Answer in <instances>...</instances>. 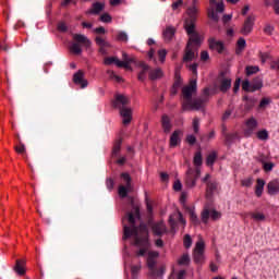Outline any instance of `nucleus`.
Masks as SVG:
<instances>
[{
	"label": "nucleus",
	"instance_id": "nucleus-1",
	"mask_svg": "<svg viewBox=\"0 0 279 279\" xmlns=\"http://www.w3.org/2000/svg\"><path fill=\"white\" fill-rule=\"evenodd\" d=\"M131 211L126 213L128 221L131 225V228L124 226L123 240L126 241V239H130V236H135L134 245L136 247H141V250L135 254L137 257H141L147 254V251L151 245L149 243V230L147 229V225L143 222L136 227V219H141V207L134 204V201L131 202Z\"/></svg>",
	"mask_w": 279,
	"mask_h": 279
},
{
	"label": "nucleus",
	"instance_id": "nucleus-2",
	"mask_svg": "<svg viewBox=\"0 0 279 279\" xmlns=\"http://www.w3.org/2000/svg\"><path fill=\"white\" fill-rule=\"evenodd\" d=\"M197 0H193V7H190L186 11L187 17L184 20L183 27L189 36V40L185 47V54L183 62H192L195 59L194 47H202V36L195 31V23H197V7L195 5Z\"/></svg>",
	"mask_w": 279,
	"mask_h": 279
},
{
	"label": "nucleus",
	"instance_id": "nucleus-3",
	"mask_svg": "<svg viewBox=\"0 0 279 279\" xmlns=\"http://www.w3.org/2000/svg\"><path fill=\"white\" fill-rule=\"evenodd\" d=\"M73 40L75 43H73L70 47V51L75 53V56H80V53H82V46L80 45H83V47H86L87 49L93 45V41H90L86 35L82 34H73Z\"/></svg>",
	"mask_w": 279,
	"mask_h": 279
},
{
	"label": "nucleus",
	"instance_id": "nucleus-4",
	"mask_svg": "<svg viewBox=\"0 0 279 279\" xmlns=\"http://www.w3.org/2000/svg\"><path fill=\"white\" fill-rule=\"evenodd\" d=\"M206 98H202V96L197 98H192L191 100L183 101L182 102V111L189 112V111H199L204 110L207 105Z\"/></svg>",
	"mask_w": 279,
	"mask_h": 279
},
{
	"label": "nucleus",
	"instance_id": "nucleus-5",
	"mask_svg": "<svg viewBox=\"0 0 279 279\" xmlns=\"http://www.w3.org/2000/svg\"><path fill=\"white\" fill-rule=\"evenodd\" d=\"M202 175V170L199 168L193 169L189 167L185 174V184L189 189H193L197 184V180Z\"/></svg>",
	"mask_w": 279,
	"mask_h": 279
},
{
	"label": "nucleus",
	"instance_id": "nucleus-6",
	"mask_svg": "<svg viewBox=\"0 0 279 279\" xmlns=\"http://www.w3.org/2000/svg\"><path fill=\"white\" fill-rule=\"evenodd\" d=\"M197 93V81L192 80L190 81L189 85L182 88V97L183 101H190L193 99V95Z\"/></svg>",
	"mask_w": 279,
	"mask_h": 279
},
{
	"label": "nucleus",
	"instance_id": "nucleus-7",
	"mask_svg": "<svg viewBox=\"0 0 279 279\" xmlns=\"http://www.w3.org/2000/svg\"><path fill=\"white\" fill-rule=\"evenodd\" d=\"M204 250H206V244L203 240L196 242L193 258L196 265H202L204 263Z\"/></svg>",
	"mask_w": 279,
	"mask_h": 279
},
{
	"label": "nucleus",
	"instance_id": "nucleus-8",
	"mask_svg": "<svg viewBox=\"0 0 279 279\" xmlns=\"http://www.w3.org/2000/svg\"><path fill=\"white\" fill-rule=\"evenodd\" d=\"M260 88H263V78L260 76H256L252 82L245 80V93H256Z\"/></svg>",
	"mask_w": 279,
	"mask_h": 279
},
{
	"label": "nucleus",
	"instance_id": "nucleus-9",
	"mask_svg": "<svg viewBox=\"0 0 279 279\" xmlns=\"http://www.w3.org/2000/svg\"><path fill=\"white\" fill-rule=\"evenodd\" d=\"M112 106L118 110H123V108H128L126 106H130V97L123 94H116Z\"/></svg>",
	"mask_w": 279,
	"mask_h": 279
},
{
	"label": "nucleus",
	"instance_id": "nucleus-10",
	"mask_svg": "<svg viewBox=\"0 0 279 279\" xmlns=\"http://www.w3.org/2000/svg\"><path fill=\"white\" fill-rule=\"evenodd\" d=\"M226 72H220L219 74V90L220 93H228L230 88H232V78L230 76H226Z\"/></svg>",
	"mask_w": 279,
	"mask_h": 279
},
{
	"label": "nucleus",
	"instance_id": "nucleus-11",
	"mask_svg": "<svg viewBox=\"0 0 279 279\" xmlns=\"http://www.w3.org/2000/svg\"><path fill=\"white\" fill-rule=\"evenodd\" d=\"M122 60L123 61H118L119 69L132 70L131 64H133V62H136L134 57H130V54H128L126 52H122Z\"/></svg>",
	"mask_w": 279,
	"mask_h": 279
},
{
	"label": "nucleus",
	"instance_id": "nucleus-12",
	"mask_svg": "<svg viewBox=\"0 0 279 279\" xmlns=\"http://www.w3.org/2000/svg\"><path fill=\"white\" fill-rule=\"evenodd\" d=\"M95 43L99 47L98 51L101 53V56H106L108 53L107 49H110L112 45L109 44L106 39H104L101 36L95 37Z\"/></svg>",
	"mask_w": 279,
	"mask_h": 279
},
{
	"label": "nucleus",
	"instance_id": "nucleus-13",
	"mask_svg": "<svg viewBox=\"0 0 279 279\" xmlns=\"http://www.w3.org/2000/svg\"><path fill=\"white\" fill-rule=\"evenodd\" d=\"M73 82L76 84V86H81V88H86V86H88V81L84 78V71L82 70L74 73Z\"/></svg>",
	"mask_w": 279,
	"mask_h": 279
},
{
	"label": "nucleus",
	"instance_id": "nucleus-14",
	"mask_svg": "<svg viewBox=\"0 0 279 279\" xmlns=\"http://www.w3.org/2000/svg\"><path fill=\"white\" fill-rule=\"evenodd\" d=\"M106 10V2H94L92 8L86 11V14H93L94 16H99L100 13Z\"/></svg>",
	"mask_w": 279,
	"mask_h": 279
},
{
	"label": "nucleus",
	"instance_id": "nucleus-15",
	"mask_svg": "<svg viewBox=\"0 0 279 279\" xmlns=\"http://www.w3.org/2000/svg\"><path fill=\"white\" fill-rule=\"evenodd\" d=\"M151 230L155 236H162V234H167V225L163 221L156 222L153 225Z\"/></svg>",
	"mask_w": 279,
	"mask_h": 279
},
{
	"label": "nucleus",
	"instance_id": "nucleus-16",
	"mask_svg": "<svg viewBox=\"0 0 279 279\" xmlns=\"http://www.w3.org/2000/svg\"><path fill=\"white\" fill-rule=\"evenodd\" d=\"M245 136H252V134L256 132V128H258V121H256L254 118H251L245 122Z\"/></svg>",
	"mask_w": 279,
	"mask_h": 279
},
{
	"label": "nucleus",
	"instance_id": "nucleus-17",
	"mask_svg": "<svg viewBox=\"0 0 279 279\" xmlns=\"http://www.w3.org/2000/svg\"><path fill=\"white\" fill-rule=\"evenodd\" d=\"M120 116L123 118V125H130V123H132V108L126 107L120 109Z\"/></svg>",
	"mask_w": 279,
	"mask_h": 279
},
{
	"label": "nucleus",
	"instance_id": "nucleus-18",
	"mask_svg": "<svg viewBox=\"0 0 279 279\" xmlns=\"http://www.w3.org/2000/svg\"><path fill=\"white\" fill-rule=\"evenodd\" d=\"M160 256V253L156 251H150L148 252V257H147V267L150 269V271H154L156 269V258Z\"/></svg>",
	"mask_w": 279,
	"mask_h": 279
},
{
	"label": "nucleus",
	"instance_id": "nucleus-19",
	"mask_svg": "<svg viewBox=\"0 0 279 279\" xmlns=\"http://www.w3.org/2000/svg\"><path fill=\"white\" fill-rule=\"evenodd\" d=\"M254 23H256V15H254V13H251L246 16L245 20V34H252L254 29Z\"/></svg>",
	"mask_w": 279,
	"mask_h": 279
},
{
	"label": "nucleus",
	"instance_id": "nucleus-20",
	"mask_svg": "<svg viewBox=\"0 0 279 279\" xmlns=\"http://www.w3.org/2000/svg\"><path fill=\"white\" fill-rule=\"evenodd\" d=\"M175 32L177 29L173 26L166 27V29L162 32L165 43H171L175 37Z\"/></svg>",
	"mask_w": 279,
	"mask_h": 279
},
{
	"label": "nucleus",
	"instance_id": "nucleus-21",
	"mask_svg": "<svg viewBox=\"0 0 279 279\" xmlns=\"http://www.w3.org/2000/svg\"><path fill=\"white\" fill-rule=\"evenodd\" d=\"M208 43H209V49H211L213 51H217L218 53L223 52V43L222 41H217L213 37V38L208 39Z\"/></svg>",
	"mask_w": 279,
	"mask_h": 279
},
{
	"label": "nucleus",
	"instance_id": "nucleus-22",
	"mask_svg": "<svg viewBox=\"0 0 279 279\" xmlns=\"http://www.w3.org/2000/svg\"><path fill=\"white\" fill-rule=\"evenodd\" d=\"M162 77H165V72H162V69H160V68L150 70L148 73V78L151 82H156V80H162Z\"/></svg>",
	"mask_w": 279,
	"mask_h": 279
},
{
	"label": "nucleus",
	"instance_id": "nucleus-23",
	"mask_svg": "<svg viewBox=\"0 0 279 279\" xmlns=\"http://www.w3.org/2000/svg\"><path fill=\"white\" fill-rule=\"evenodd\" d=\"M161 128L165 134H169L171 132V129L173 128V125L171 124V119H169V116L163 114L161 117Z\"/></svg>",
	"mask_w": 279,
	"mask_h": 279
},
{
	"label": "nucleus",
	"instance_id": "nucleus-24",
	"mask_svg": "<svg viewBox=\"0 0 279 279\" xmlns=\"http://www.w3.org/2000/svg\"><path fill=\"white\" fill-rule=\"evenodd\" d=\"M268 195H278L279 193V181L275 179L267 184Z\"/></svg>",
	"mask_w": 279,
	"mask_h": 279
},
{
	"label": "nucleus",
	"instance_id": "nucleus-25",
	"mask_svg": "<svg viewBox=\"0 0 279 279\" xmlns=\"http://www.w3.org/2000/svg\"><path fill=\"white\" fill-rule=\"evenodd\" d=\"M121 145H123V138H118L111 151V158H119V154H121Z\"/></svg>",
	"mask_w": 279,
	"mask_h": 279
},
{
	"label": "nucleus",
	"instance_id": "nucleus-26",
	"mask_svg": "<svg viewBox=\"0 0 279 279\" xmlns=\"http://www.w3.org/2000/svg\"><path fill=\"white\" fill-rule=\"evenodd\" d=\"M180 134H182V131L177 130L174 131L170 136V147H178L181 143Z\"/></svg>",
	"mask_w": 279,
	"mask_h": 279
},
{
	"label": "nucleus",
	"instance_id": "nucleus-27",
	"mask_svg": "<svg viewBox=\"0 0 279 279\" xmlns=\"http://www.w3.org/2000/svg\"><path fill=\"white\" fill-rule=\"evenodd\" d=\"M263 191H265V180L257 179L255 186V195L256 197H263Z\"/></svg>",
	"mask_w": 279,
	"mask_h": 279
},
{
	"label": "nucleus",
	"instance_id": "nucleus-28",
	"mask_svg": "<svg viewBox=\"0 0 279 279\" xmlns=\"http://www.w3.org/2000/svg\"><path fill=\"white\" fill-rule=\"evenodd\" d=\"M23 265H25V260L16 259L13 269L17 276H25V267Z\"/></svg>",
	"mask_w": 279,
	"mask_h": 279
},
{
	"label": "nucleus",
	"instance_id": "nucleus-29",
	"mask_svg": "<svg viewBox=\"0 0 279 279\" xmlns=\"http://www.w3.org/2000/svg\"><path fill=\"white\" fill-rule=\"evenodd\" d=\"M241 137H239V133L227 134L225 133V144L230 146L232 143H236Z\"/></svg>",
	"mask_w": 279,
	"mask_h": 279
},
{
	"label": "nucleus",
	"instance_id": "nucleus-30",
	"mask_svg": "<svg viewBox=\"0 0 279 279\" xmlns=\"http://www.w3.org/2000/svg\"><path fill=\"white\" fill-rule=\"evenodd\" d=\"M215 191H217V182L215 181L207 182L206 196L213 197V195L215 194Z\"/></svg>",
	"mask_w": 279,
	"mask_h": 279
},
{
	"label": "nucleus",
	"instance_id": "nucleus-31",
	"mask_svg": "<svg viewBox=\"0 0 279 279\" xmlns=\"http://www.w3.org/2000/svg\"><path fill=\"white\" fill-rule=\"evenodd\" d=\"M260 72V68L258 65H247L245 68L246 77H252V75H256V73Z\"/></svg>",
	"mask_w": 279,
	"mask_h": 279
},
{
	"label": "nucleus",
	"instance_id": "nucleus-32",
	"mask_svg": "<svg viewBox=\"0 0 279 279\" xmlns=\"http://www.w3.org/2000/svg\"><path fill=\"white\" fill-rule=\"evenodd\" d=\"M189 214H190V219L194 226H199L201 221L199 218L197 217V214H195V209L187 207Z\"/></svg>",
	"mask_w": 279,
	"mask_h": 279
},
{
	"label": "nucleus",
	"instance_id": "nucleus-33",
	"mask_svg": "<svg viewBox=\"0 0 279 279\" xmlns=\"http://www.w3.org/2000/svg\"><path fill=\"white\" fill-rule=\"evenodd\" d=\"M216 161H217V151H211L206 157V165H207V167H213V165H215Z\"/></svg>",
	"mask_w": 279,
	"mask_h": 279
},
{
	"label": "nucleus",
	"instance_id": "nucleus-34",
	"mask_svg": "<svg viewBox=\"0 0 279 279\" xmlns=\"http://www.w3.org/2000/svg\"><path fill=\"white\" fill-rule=\"evenodd\" d=\"M243 49H245V38L241 37L238 40V48L235 50L236 56H241V53L243 52Z\"/></svg>",
	"mask_w": 279,
	"mask_h": 279
},
{
	"label": "nucleus",
	"instance_id": "nucleus-35",
	"mask_svg": "<svg viewBox=\"0 0 279 279\" xmlns=\"http://www.w3.org/2000/svg\"><path fill=\"white\" fill-rule=\"evenodd\" d=\"M201 219L203 223H208V219H210V209L204 208L201 214Z\"/></svg>",
	"mask_w": 279,
	"mask_h": 279
},
{
	"label": "nucleus",
	"instance_id": "nucleus-36",
	"mask_svg": "<svg viewBox=\"0 0 279 279\" xmlns=\"http://www.w3.org/2000/svg\"><path fill=\"white\" fill-rule=\"evenodd\" d=\"M119 62H120L119 58L108 57L105 59L104 64H106L107 66H110V64H116L119 66Z\"/></svg>",
	"mask_w": 279,
	"mask_h": 279
},
{
	"label": "nucleus",
	"instance_id": "nucleus-37",
	"mask_svg": "<svg viewBox=\"0 0 279 279\" xmlns=\"http://www.w3.org/2000/svg\"><path fill=\"white\" fill-rule=\"evenodd\" d=\"M256 136L259 141H267L269 138V132L267 130H262L256 133Z\"/></svg>",
	"mask_w": 279,
	"mask_h": 279
},
{
	"label": "nucleus",
	"instance_id": "nucleus-38",
	"mask_svg": "<svg viewBox=\"0 0 279 279\" xmlns=\"http://www.w3.org/2000/svg\"><path fill=\"white\" fill-rule=\"evenodd\" d=\"M193 163L195 165V167H202L203 165L202 151H197L195 154Z\"/></svg>",
	"mask_w": 279,
	"mask_h": 279
},
{
	"label": "nucleus",
	"instance_id": "nucleus-39",
	"mask_svg": "<svg viewBox=\"0 0 279 279\" xmlns=\"http://www.w3.org/2000/svg\"><path fill=\"white\" fill-rule=\"evenodd\" d=\"M259 161H262L263 169L266 173H269V171H271L275 167L274 162H267L263 159H260Z\"/></svg>",
	"mask_w": 279,
	"mask_h": 279
},
{
	"label": "nucleus",
	"instance_id": "nucleus-40",
	"mask_svg": "<svg viewBox=\"0 0 279 279\" xmlns=\"http://www.w3.org/2000/svg\"><path fill=\"white\" fill-rule=\"evenodd\" d=\"M122 180H124V182H126V189H131L132 186V177H130V173L128 172H123L121 174Z\"/></svg>",
	"mask_w": 279,
	"mask_h": 279
},
{
	"label": "nucleus",
	"instance_id": "nucleus-41",
	"mask_svg": "<svg viewBox=\"0 0 279 279\" xmlns=\"http://www.w3.org/2000/svg\"><path fill=\"white\" fill-rule=\"evenodd\" d=\"M183 245L185 250H189L193 245V239H191L190 234H185L183 239Z\"/></svg>",
	"mask_w": 279,
	"mask_h": 279
},
{
	"label": "nucleus",
	"instance_id": "nucleus-42",
	"mask_svg": "<svg viewBox=\"0 0 279 279\" xmlns=\"http://www.w3.org/2000/svg\"><path fill=\"white\" fill-rule=\"evenodd\" d=\"M99 21L101 23H112V15L109 14V13H102L100 16H99Z\"/></svg>",
	"mask_w": 279,
	"mask_h": 279
},
{
	"label": "nucleus",
	"instance_id": "nucleus-43",
	"mask_svg": "<svg viewBox=\"0 0 279 279\" xmlns=\"http://www.w3.org/2000/svg\"><path fill=\"white\" fill-rule=\"evenodd\" d=\"M208 17L215 23H219V14L215 12V9H208Z\"/></svg>",
	"mask_w": 279,
	"mask_h": 279
},
{
	"label": "nucleus",
	"instance_id": "nucleus-44",
	"mask_svg": "<svg viewBox=\"0 0 279 279\" xmlns=\"http://www.w3.org/2000/svg\"><path fill=\"white\" fill-rule=\"evenodd\" d=\"M250 216L254 219V221H265V214L251 213Z\"/></svg>",
	"mask_w": 279,
	"mask_h": 279
},
{
	"label": "nucleus",
	"instance_id": "nucleus-45",
	"mask_svg": "<svg viewBox=\"0 0 279 279\" xmlns=\"http://www.w3.org/2000/svg\"><path fill=\"white\" fill-rule=\"evenodd\" d=\"M191 263V257L189 254L182 255V257L178 260V265H189Z\"/></svg>",
	"mask_w": 279,
	"mask_h": 279
},
{
	"label": "nucleus",
	"instance_id": "nucleus-46",
	"mask_svg": "<svg viewBox=\"0 0 279 279\" xmlns=\"http://www.w3.org/2000/svg\"><path fill=\"white\" fill-rule=\"evenodd\" d=\"M201 98L206 99V100H207V104H208V101H210V87H205V88L203 89V93H202V95H201Z\"/></svg>",
	"mask_w": 279,
	"mask_h": 279
},
{
	"label": "nucleus",
	"instance_id": "nucleus-47",
	"mask_svg": "<svg viewBox=\"0 0 279 279\" xmlns=\"http://www.w3.org/2000/svg\"><path fill=\"white\" fill-rule=\"evenodd\" d=\"M128 189H130V187H128V185H126V186H124V185H120V186H119L118 193H119V195H120L122 198L128 197Z\"/></svg>",
	"mask_w": 279,
	"mask_h": 279
},
{
	"label": "nucleus",
	"instance_id": "nucleus-48",
	"mask_svg": "<svg viewBox=\"0 0 279 279\" xmlns=\"http://www.w3.org/2000/svg\"><path fill=\"white\" fill-rule=\"evenodd\" d=\"M245 104H246V109L251 110V108H254V106H256V99L247 98V96H246L245 97Z\"/></svg>",
	"mask_w": 279,
	"mask_h": 279
},
{
	"label": "nucleus",
	"instance_id": "nucleus-49",
	"mask_svg": "<svg viewBox=\"0 0 279 279\" xmlns=\"http://www.w3.org/2000/svg\"><path fill=\"white\" fill-rule=\"evenodd\" d=\"M192 125H193L194 134H199V118H194Z\"/></svg>",
	"mask_w": 279,
	"mask_h": 279
},
{
	"label": "nucleus",
	"instance_id": "nucleus-50",
	"mask_svg": "<svg viewBox=\"0 0 279 279\" xmlns=\"http://www.w3.org/2000/svg\"><path fill=\"white\" fill-rule=\"evenodd\" d=\"M209 217L213 219V221H217V219H221V213L214 209L210 211Z\"/></svg>",
	"mask_w": 279,
	"mask_h": 279
},
{
	"label": "nucleus",
	"instance_id": "nucleus-51",
	"mask_svg": "<svg viewBox=\"0 0 279 279\" xmlns=\"http://www.w3.org/2000/svg\"><path fill=\"white\" fill-rule=\"evenodd\" d=\"M106 186H107L108 191H112L114 189V179L108 178L106 180Z\"/></svg>",
	"mask_w": 279,
	"mask_h": 279
},
{
	"label": "nucleus",
	"instance_id": "nucleus-52",
	"mask_svg": "<svg viewBox=\"0 0 279 279\" xmlns=\"http://www.w3.org/2000/svg\"><path fill=\"white\" fill-rule=\"evenodd\" d=\"M173 217H175V214L170 215L168 220L170 223L171 230H175V226H178V222H175V219H173Z\"/></svg>",
	"mask_w": 279,
	"mask_h": 279
},
{
	"label": "nucleus",
	"instance_id": "nucleus-53",
	"mask_svg": "<svg viewBox=\"0 0 279 279\" xmlns=\"http://www.w3.org/2000/svg\"><path fill=\"white\" fill-rule=\"evenodd\" d=\"M158 56H159V60L160 62H165V60L167 59V50L166 49H161L158 51Z\"/></svg>",
	"mask_w": 279,
	"mask_h": 279
},
{
	"label": "nucleus",
	"instance_id": "nucleus-54",
	"mask_svg": "<svg viewBox=\"0 0 279 279\" xmlns=\"http://www.w3.org/2000/svg\"><path fill=\"white\" fill-rule=\"evenodd\" d=\"M14 149L17 154H25L26 151L25 144H23L22 142H20V146H15Z\"/></svg>",
	"mask_w": 279,
	"mask_h": 279
},
{
	"label": "nucleus",
	"instance_id": "nucleus-55",
	"mask_svg": "<svg viewBox=\"0 0 279 279\" xmlns=\"http://www.w3.org/2000/svg\"><path fill=\"white\" fill-rule=\"evenodd\" d=\"M185 141L189 145H195V143H197V137H195V135H187Z\"/></svg>",
	"mask_w": 279,
	"mask_h": 279
},
{
	"label": "nucleus",
	"instance_id": "nucleus-56",
	"mask_svg": "<svg viewBox=\"0 0 279 279\" xmlns=\"http://www.w3.org/2000/svg\"><path fill=\"white\" fill-rule=\"evenodd\" d=\"M118 40L121 43H128V34L125 32H120L118 34Z\"/></svg>",
	"mask_w": 279,
	"mask_h": 279
},
{
	"label": "nucleus",
	"instance_id": "nucleus-57",
	"mask_svg": "<svg viewBox=\"0 0 279 279\" xmlns=\"http://www.w3.org/2000/svg\"><path fill=\"white\" fill-rule=\"evenodd\" d=\"M177 80L174 81L173 85L174 88H180L182 86V78L180 77V74L175 73Z\"/></svg>",
	"mask_w": 279,
	"mask_h": 279
},
{
	"label": "nucleus",
	"instance_id": "nucleus-58",
	"mask_svg": "<svg viewBox=\"0 0 279 279\" xmlns=\"http://www.w3.org/2000/svg\"><path fill=\"white\" fill-rule=\"evenodd\" d=\"M57 27H58L59 32H69V27L66 26V23H64V22H60Z\"/></svg>",
	"mask_w": 279,
	"mask_h": 279
},
{
	"label": "nucleus",
	"instance_id": "nucleus-59",
	"mask_svg": "<svg viewBox=\"0 0 279 279\" xmlns=\"http://www.w3.org/2000/svg\"><path fill=\"white\" fill-rule=\"evenodd\" d=\"M230 117H232V109H227L225 111V113L222 114V121H228V119H230Z\"/></svg>",
	"mask_w": 279,
	"mask_h": 279
},
{
	"label": "nucleus",
	"instance_id": "nucleus-60",
	"mask_svg": "<svg viewBox=\"0 0 279 279\" xmlns=\"http://www.w3.org/2000/svg\"><path fill=\"white\" fill-rule=\"evenodd\" d=\"M259 58L262 60V64H265V62H267V60H269V58H271V56L268 52H264L259 54Z\"/></svg>",
	"mask_w": 279,
	"mask_h": 279
},
{
	"label": "nucleus",
	"instance_id": "nucleus-61",
	"mask_svg": "<svg viewBox=\"0 0 279 279\" xmlns=\"http://www.w3.org/2000/svg\"><path fill=\"white\" fill-rule=\"evenodd\" d=\"M107 73H108V75H110V77H114L116 82H123V78L121 76L114 74V71L108 70Z\"/></svg>",
	"mask_w": 279,
	"mask_h": 279
},
{
	"label": "nucleus",
	"instance_id": "nucleus-62",
	"mask_svg": "<svg viewBox=\"0 0 279 279\" xmlns=\"http://www.w3.org/2000/svg\"><path fill=\"white\" fill-rule=\"evenodd\" d=\"M94 34H98V35L106 34V27L99 26V27L94 28Z\"/></svg>",
	"mask_w": 279,
	"mask_h": 279
},
{
	"label": "nucleus",
	"instance_id": "nucleus-63",
	"mask_svg": "<svg viewBox=\"0 0 279 279\" xmlns=\"http://www.w3.org/2000/svg\"><path fill=\"white\" fill-rule=\"evenodd\" d=\"M226 10V7L223 5V1H220L216 4V12L222 13Z\"/></svg>",
	"mask_w": 279,
	"mask_h": 279
},
{
	"label": "nucleus",
	"instance_id": "nucleus-64",
	"mask_svg": "<svg viewBox=\"0 0 279 279\" xmlns=\"http://www.w3.org/2000/svg\"><path fill=\"white\" fill-rule=\"evenodd\" d=\"M274 10H275V14H278L279 16V0L274 1Z\"/></svg>",
	"mask_w": 279,
	"mask_h": 279
}]
</instances>
